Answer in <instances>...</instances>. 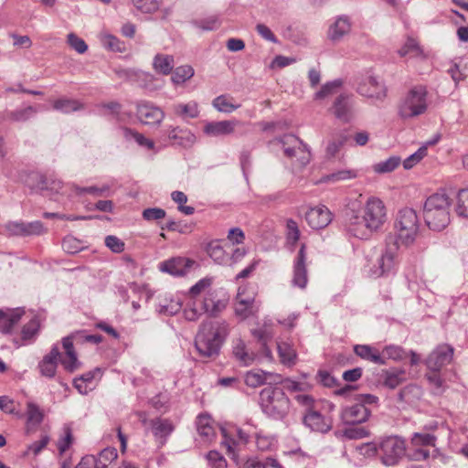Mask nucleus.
Masks as SVG:
<instances>
[{
	"label": "nucleus",
	"instance_id": "50",
	"mask_svg": "<svg viewBox=\"0 0 468 468\" xmlns=\"http://www.w3.org/2000/svg\"><path fill=\"white\" fill-rule=\"evenodd\" d=\"M131 2L142 13L153 14L159 9L162 0H131Z\"/></svg>",
	"mask_w": 468,
	"mask_h": 468
},
{
	"label": "nucleus",
	"instance_id": "57",
	"mask_svg": "<svg viewBox=\"0 0 468 468\" xmlns=\"http://www.w3.org/2000/svg\"><path fill=\"white\" fill-rule=\"evenodd\" d=\"M255 292L250 288L249 286H241L239 288L236 301L238 302H245L244 304H249L252 306H258L255 303Z\"/></svg>",
	"mask_w": 468,
	"mask_h": 468
},
{
	"label": "nucleus",
	"instance_id": "31",
	"mask_svg": "<svg viewBox=\"0 0 468 468\" xmlns=\"http://www.w3.org/2000/svg\"><path fill=\"white\" fill-rule=\"evenodd\" d=\"M351 29V24L346 16H340L330 27L328 31L329 38L333 41L340 40L345 35L348 34Z\"/></svg>",
	"mask_w": 468,
	"mask_h": 468
},
{
	"label": "nucleus",
	"instance_id": "55",
	"mask_svg": "<svg viewBox=\"0 0 468 468\" xmlns=\"http://www.w3.org/2000/svg\"><path fill=\"white\" fill-rule=\"evenodd\" d=\"M253 436L260 451H268L274 443V438L262 431H255Z\"/></svg>",
	"mask_w": 468,
	"mask_h": 468
},
{
	"label": "nucleus",
	"instance_id": "22",
	"mask_svg": "<svg viewBox=\"0 0 468 468\" xmlns=\"http://www.w3.org/2000/svg\"><path fill=\"white\" fill-rule=\"evenodd\" d=\"M24 313L20 308L0 309V332L5 335L12 334L14 326L20 321Z\"/></svg>",
	"mask_w": 468,
	"mask_h": 468
},
{
	"label": "nucleus",
	"instance_id": "35",
	"mask_svg": "<svg viewBox=\"0 0 468 468\" xmlns=\"http://www.w3.org/2000/svg\"><path fill=\"white\" fill-rule=\"evenodd\" d=\"M198 434L206 440H211L215 435L212 420L208 415H199L196 421Z\"/></svg>",
	"mask_w": 468,
	"mask_h": 468
},
{
	"label": "nucleus",
	"instance_id": "26",
	"mask_svg": "<svg viewBox=\"0 0 468 468\" xmlns=\"http://www.w3.org/2000/svg\"><path fill=\"white\" fill-rule=\"evenodd\" d=\"M303 423L314 431L327 432L331 429V423L320 412L309 410L303 417Z\"/></svg>",
	"mask_w": 468,
	"mask_h": 468
},
{
	"label": "nucleus",
	"instance_id": "2",
	"mask_svg": "<svg viewBox=\"0 0 468 468\" xmlns=\"http://www.w3.org/2000/svg\"><path fill=\"white\" fill-rule=\"evenodd\" d=\"M228 334L229 324L226 321L204 322L196 336L195 346L203 357L217 356Z\"/></svg>",
	"mask_w": 468,
	"mask_h": 468
},
{
	"label": "nucleus",
	"instance_id": "48",
	"mask_svg": "<svg viewBox=\"0 0 468 468\" xmlns=\"http://www.w3.org/2000/svg\"><path fill=\"white\" fill-rule=\"evenodd\" d=\"M381 356L386 359H392L396 361H401L408 356L407 352L399 346H387L381 354Z\"/></svg>",
	"mask_w": 468,
	"mask_h": 468
},
{
	"label": "nucleus",
	"instance_id": "29",
	"mask_svg": "<svg viewBox=\"0 0 468 468\" xmlns=\"http://www.w3.org/2000/svg\"><path fill=\"white\" fill-rule=\"evenodd\" d=\"M233 355L243 366L251 365L257 355L247 348L246 344L241 339H238L233 346Z\"/></svg>",
	"mask_w": 468,
	"mask_h": 468
},
{
	"label": "nucleus",
	"instance_id": "52",
	"mask_svg": "<svg viewBox=\"0 0 468 468\" xmlns=\"http://www.w3.org/2000/svg\"><path fill=\"white\" fill-rule=\"evenodd\" d=\"M400 164V158L391 156L387 160L381 161L374 165V171L379 174L389 173L395 170Z\"/></svg>",
	"mask_w": 468,
	"mask_h": 468
},
{
	"label": "nucleus",
	"instance_id": "59",
	"mask_svg": "<svg viewBox=\"0 0 468 468\" xmlns=\"http://www.w3.org/2000/svg\"><path fill=\"white\" fill-rule=\"evenodd\" d=\"M27 429H29L31 425L32 426L38 425L41 422L42 418H43L42 413L39 410L38 407L32 402H29L27 404Z\"/></svg>",
	"mask_w": 468,
	"mask_h": 468
},
{
	"label": "nucleus",
	"instance_id": "5",
	"mask_svg": "<svg viewBox=\"0 0 468 468\" xmlns=\"http://www.w3.org/2000/svg\"><path fill=\"white\" fill-rule=\"evenodd\" d=\"M260 404L265 414L281 420L290 409V401L283 390L277 387H266L260 393Z\"/></svg>",
	"mask_w": 468,
	"mask_h": 468
},
{
	"label": "nucleus",
	"instance_id": "62",
	"mask_svg": "<svg viewBox=\"0 0 468 468\" xmlns=\"http://www.w3.org/2000/svg\"><path fill=\"white\" fill-rule=\"evenodd\" d=\"M5 229L9 236L26 237L25 222L9 221L5 225Z\"/></svg>",
	"mask_w": 468,
	"mask_h": 468
},
{
	"label": "nucleus",
	"instance_id": "49",
	"mask_svg": "<svg viewBox=\"0 0 468 468\" xmlns=\"http://www.w3.org/2000/svg\"><path fill=\"white\" fill-rule=\"evenodd\" d=\"M101 42L105 48L111 51L122 52L125 49L123 42H122L119 38L111 34L101 35Z\"/></svg>",
	"mask_w": 468,
	"mask_h": 468
},
{
	"label": "nucleus",
	"instance_id": "23",
	"mask_svg": "<svg viewBox=\"0 0 468 468\" xmlns=\"http://www.w3.org/2000/svg\"><path fill=\"white\" fill-rule=\"evenodd\" d=\"M101 376L102 371L101 367H95L94 369L88 371L78 378H75L73 380L74 388L80 394H88V392L93 389L94 381L96 379H100Z\"/></svg>",
	"mask_w": 468,
	"mask_h": 468
},
{
	"label": "nucleus",
	"instance_id": "15",
	"mask_svg": "<svg viewBox=\"0 0 468 468\" xmlns=\"http://www.w3.org/2000/svg\"><path fill=\"white\" fill-rule=\"evenodd\" d=\"M452 356L453 348L451 346H439L430 354L426 360V365L432 371H440L442 367L452 361Z\"/></svg>",
	"mask_w": 468,
	"mask_h": 468
},
{
	"label": "nucleus",
	"instance_id": "34",
	"mask_svg": "<svg viewBox=\"0 0 468 468\" xmlns=\"http://www.w3.org/2000/svg\"><path fill=\"white\" fill-rule=\"evenodd\" d=\"M175 66L174 58L170 55L157 54L154 58L153 67L154 70L163 75H168L172 72Z\"/></svg>",
	"mask_w": 468,
	"mask_h": 468
},
{
	"label": "nucleus",
	"instance_id": "40",
	"mask_svg": "<svg viewBox=\"0 0 468 468\" xmlns=\"http://www.w3.org/2000/svg\"><path fill=\"white\" fill-rule=\"evenodd\" d=\"M213 282V279L210 277H206L201 280H199L196 284H194L189 289V295L192 298V300L198 299L202 294L203 296L207 294V292L211 289V285Z\"/></svg>",
	"mask_w": 468,
	"mask_h": 468
},
{
	"label": "nucleus",
	"instance_id": "41",
	"mask_svg": "<svg viewBox=\"0 0 468 468\" xmlns=\"http://www.w3.org/2000/svg\"><path fill=\"white\" fill-rule=\"evenodd\" d=\"M195 70L189 65H184L176 68L172 75V82L175 85H180L190 80L194 76Z\"/></svg>",
	"mask_w": 468,
	"mask_h": 468
},
{
	"label": "nucleus",
	"instance_id": "28",
	"mask_svg": "<svg viewBox=\"0 0 468 468\" xmlns=\"http://www.w3.org/2000/svg\"><path fill=\"white\" fill-rule=\"evenodd\" d=\"M168 138L174 144L183 147H190L196 142V136L188 130L179 127L172 128L168 133Z\"/></svg>",
	"mask_w": 468,
	"mask_h": 468
},
{
	"label": "nucleus",
	"instance_id": "27",
	"mask_svg": "<svg viewBox=\"0 0 468 468\" xmlns=\"http://www.w3.org/2000/svg\"><path fill=\"white\" fill-rule=\"evenodd\" d=\"M151 429L156 440L164 445L166 438L173 432L174 426L169 420L156 418L151 420Z\"/></svg>",
	"mask_w": 468,
	"mask_h": 468
},
{
	"label": "nucleus",
	"instance_id": "25",
	"mask_svg": "<svg viewBox=\"0 0 468 468\" xmlns=\"http://www.w3.org/2000/svg\"><path fill=\"white\" fill-rule=\"evenodd\" d=\"M39 327V319L35 315L26 324H24L21 330V337L19 339H14V343L17 346L33 343L37 338Z\"/></svg>",
	"mask_w": 468,
	"mask_h": 468
},
{
	"label": "nucleus",
	"instance_id": "53",
	"mask_svg": "<svg viewBox=\"0 0 468 468\" xmlns=\"http://www.w3.org/2000/svg\"><path fill=\"white\" fill-rule=\"evenodd\" d=\"M268 375L264 371H250L245 375V383L252 388L261 386L266 382Z\"/></svg>",
	"mask_w": 468,
	"mask_h": 468
},
{
	"label": "nucleus",
	"instance_id": "6",
	"mask_svg": "<svg viewBox=\"0 0 468 468\" xmlns=\"http://www.w3.org/2000/svg\"><path fill=\"white\" fill-rule=\"evenodd\" d=\"M367 446L372 448L373 453H377L386 466L396 465L406 452L405 441L399 436H388L380 439L378 443L370 442Z\"/></svg>",
	"mask_w": 468,
	"mask_h": 468
},
{
	"label": "nucleus",
	"instance_id": "43",
	"mask_svg": "<svg viewBox=\"0 0 468 468\" xmlns=\"http://www.w3.org/2000/svg\"><path fill=\"white\" fill-rule=\"evenodd\" d=\"M356 171L352 169H343L323 177V182L325 183H338L342 181L350 180L356 177Z\"/></svg>",
	"mask_w": 468,
	"mask_h": 468
},
{
	"label": "nucleus",
	"instance_id": "37",
	"mask_svg": "<svg viewBox=\"0 0 468 468\" xmlns=\"http://www.w3.org/2000/svg\"><path fill=\"white\" fill-rule=\"evenodd\" d=\"M348 140V135L346 132H340L335 136H334L327 144L325 153L326 156L329 158L335 157L340 149L345 145V144Z\"/></svg>",
	"mask_w": 468,
	"mask_h": 468
},
{
	"label": "nucleus",
	"instance_id": "9",
	"mask_svg": "<svg viewBox=\"0 0 468 468\" xmlns=\"http://www.w3.org/2000/svg\"><path fill=\"white\" fill-rule=\"evenodd\" d=\"M427 90L422 85L413 87L401 101L399 115L402 119H410L423 114L428 108Z\"/></svg>",
	"mask_w": 468,
	"mask_h": 468
},
{
	"label": "nucleus",
	"instance_id": "47",
	"mask_svg": "<svg viewBox=\"0 0 468 468\" xmlns=\"http://www.w3.org/2000/svg\"><path fill=\"white\" fill-rule=\"evenodd\" d=\"M60 468H99V465L96 463L95 455H86L77 465H74L70 459H64Z\"/></svg>",
	"mask_w": 468,
	"mask_h": 468
},
{
	"label": "nucleus",
	"instance_id": "44",
	"mask_svg": "<svg viewBox=\"0 0 468 468\" xmlns=\"http://www.w3.org/2000/svg\"><path fill=\"white\" fill-rule=\"evenodd\" d=\"M40 109H42L40 105L17 109L10 113V119L16 122H26L34 117Z\"/></svg>",
	"mask_w": 468,
	"mask_h": 468
},
{
	"label": "nucleus",
	"instance_id": "51",
	"mask_svg": "<svg viewBox=\"0 0 468 468\" xmlns=\"http://www.w3.org/2000/svg\"><path fill=\"white\" fill-rule=\"evenodd\" d=\"M209 257L218 264H227L229 257L221 246L217 243H210L207 247Z\"/></svg>",
	"mask_w": 468,
	"mask_h": 468
},
{
	"label": "nucleus",
	"instance_id": "14",
	"mask_svg": "<svg viewBox=\"0 0 468 468\" xmlns=\"http://www.w3.org/2000/svg\"><path fill=\"white\" fill-rule=\"evenodd\" d=\"M436 437L430 433L415 432L410 440L413 452L410 454L412 460L423 461L429 458L430 451L425 449L428 446H435Z\"/></svg>",
	"mask_w": 468,
	"mask_h": 468
},
{
	"label": "nucleus",
	"instance_id": "54",
	"mask_svg": "<svg viewBox=\"0 0 468 468\" xmlns=\"http://www.w3.org/2000/svg\"><path fill=\"white\" fill-rule=\"evenodd\" d=\"M283 388L290 392L299 394L308 392L312 388V385L306 381H294L287 378L283 381Z\"/></svg>",
	"mask_w": 468,
	"mask_h": 468
},
{
	"label": "nucleus",
	"instance_id": "18",
	"mask_svg": "<svg viewBox=\"0 0 468 468\" xmlns=\"http://www.w3.org/2000/svg\"><path fill=\"white\" fill-rule=\"evenodd\" d=\"M307 282L308 276L306 269L305 245L303 244L293 263V275L292 283L293 286L303 289L306 287Z\"/></svg>",
	"mask_w": 468,
	"mask_h": 468
},
{
	"label": "nucleus",
	"instance_id": "24",
	"mask_svg": "<svg viewBox=\"0 0 468 468\" xmlns=\"http://www.w3.org/2000/svg\"><path fill=\"white\" fill-rule=\"evenodd\" d=\"M58 363V346L57 344L53 345L50 352L44 356L42 360L38 363V369L41 376L48 378L55 377Z\"/></svg>",
	"mask_w": 468,
	"mask_h": 468
},
{
	"label": "nucleus",
	"instance_id": "63",
	"mask_svg": "<svg viewBox=\"0 0 468 468\" xmlns=\"http://www.w3.org/2000/svg\"><path fill=\"white\" fill-rule=\"evenodd\" d=\"M427 154V146L423 145L419 148L417 152L410 154L408 158H406L403 162V166L405 169L412 168L416 164H418L425 155Z\"/></svg>",
	"mask_w": 468,
	"mask_h": 468
},
{
	"label": "nucleus",
	"instance_id": "1",
	"mask_svg": "<svg viewBox=\"0 0 468 468\" xmlns=\"http://www.w3.org/2000/svg\"><path fill=\"white\" fill-rule=\"evenodd\" d=\"M387 220V208L381 199L370 197L361 210L350 208L346 214L347 233L360 239H369L382 229Z\"/></svg>",
	"mask_w": 468,
	"mask_h": 468
},
{
	"label": "nucleus",
	"instance_id": "21",
	"mask_svg": "<svg viewBox=\"0 0 468 468\" xmlns=\"http://www.w3.org/2000/svg\"><path fill=\"white\" fill-rule=\"evenodd\" d=\"M136 114L139 120L146 124L160 123L165 118V112L159 107L148 102L139 103Z\"/></svg>",
	"mask_w": 468,
	"mask_h": 468
},
{
	"label": "nucleus",
	"instance_id": "17",
	"mask_svg": "<svg viewBox=\"0 0 468 468\" xmlns=\"http://www.w3.org/2000/svg\"><path fill=\"white\" fill-rule=\"evenodd\" d=\"M195 264L196 261L191 259L176 257L161 262L159 269L161 271L167 272L175 276H182L186 274Z\"/></svg>",
	"mask_w": 468,
	"mask_h": 468
},
{
	"label": "nucleus",
	"instance_id": "7",
	"mask_svg": "<svg viewBox=\"0 0 468 468\" xmlns=\"http://www.w3.org/2000/svg\"><path fill=\"white\" fill-rule=\"evenodd\" d=\"M101 341L102 336L100 335H87L85 331H77L72 333L70 335L62 339L65 356L63 358L60 357V364L70 373L80 369L82 364L78 359L77 354L74 350V343L80 344L83 342H90L93 344H99Z\"/></svg>",
	"mask_w": 468,
	"mask_h": 468
},
{
	"label": "nucleus",
	"instance_id": "30",
	"mask_svg": "<svg viewBox=\"0 0 468 468\" xmlns=\"http://www.w3.org/2000/svg\"><path fill=\"white\" fill-rule=\"evenodd\" d=\"M354 352L362 359L370 361L378 365H385L386 362L381 356V354L374 347L367 345H356L354 347Z\"/></svg>",
	"mask_w": 468,
	"mask_h": 468
},
{
	"label": "nucleus",
	"instance_id": "20",
	"mask_svg": "<svg viewBox=\"0 0 468 468\" xmlns=\"http://www.w3.org/2000/svg\"><path fill=\"white\" fill-rule=\"evenodd\" d=\"M238 123L233 120L208 122L205 124L203 132L210 137H224L232 134Z\"/></svg>",
	"mask_w": 468,
	"mask_h": 468
},
{
	"label": "nucleus",
	"instance_id": "58",
	"mask_svg": "<svg viewBox=\"0 0 468 468\" xmlns=\"http://www.w3.org/2000/svg\"><path fill=\"white\" fill-rule=\"evenodd\" d=\"M61 246H62V249L67 253H69V254L77 253L80 250H81L84 247L82 242L80 239H78L72 236L65 237L62 240Z\"/></svg>",
	"mask_w": 468,
	"mask_h": 468
},
{
	"label": "nucleus",
	"instance_id": "33",
	"mask_svg": "<svg viewBox=\"0 0 468 468\" xmlns=\"http://www.w3.org/2000/svg\"><path fill=\"white\" fill-rule=\"evenodd\" d=\"M398 248L394 246V248L388 247L386 249L385 252L382 254L381 258L378 261V265L380 269V275L387 274L390 272L395 265H396V250Z\"/></svg>",
	"mask_w": 468,
	"mask_h": 468
},
{
	"label": "nucleus",
	"instance_id": "45",
	"mask_svg": "<svg viewBox=\"0 0 468 468\" xmlns=\"http://www.w3.org/2000/svg\"><path fill=\"white\" fill-rule=\"evenodd\" d=\"M118 453L115 448H105L97 456L96 463L99 468H109V465L117 459Z\"/></svg>",
	"mask_w": 468,
	"mask_h": 468
},
{
	"label": "nucleus",
	"instance_id": "3",
	"mask_svg": "<svg viewBox=\"0 0 468 468\" xmlns=\"http://www.w3.org/2000/svg\"><path fill=\"white\" fill-rule=\"evenodd\" d=\"M451 204V199L445 193H436L426 199L423 218L430 229L441 231L449 225Z\"/></svg>",
	"mask_w": 468,
	"mask_h": 468
},
{
	"label": "nucleus",
	"instance_id": "56",
	"mask_svg": "<svg viewBox=\"0 0 468 468\" xmlns=\"http://www.w3.org/2000/svg\"><path fill=\"white\" fill-rule=\"evenodd\" d=\"M370 435V431L365 427H356L351 425V427L346 428L343 431V436L348 440H359L367 438Z\"/></svg>",
	"mask_w": 468,
	"mask_h": 468
},
{
	"label": "nucleus",
	"instance_id": "11",
	"mask_svg": "<svg viewBox=\"0 0 468 468\" xmlns=\"http://www.w3.org/2000/svg\"><path fill=\"white\" fill-rule=\"evenodd\" d=\"M25 185L31 190L46 197L54 198L57 193H53L57 185L55 178L48 176L37 171H32L26 175L24 178Z\"/></svg>",
	"mask_w": 468,
	"mask_h": 468
},
{
	"label": "nucleus",
	"instance_id": "32",
	"mask_svg": "<svg viewBox=\"0 0 468 468\" xmlns=\"http://www.w3.org/2000/svg\"><path fill=\"white\" fill-rule=\"evenodd\" d=\"M172 110L176 116L185 120L197 118L199 114L198 104L195 101L174 104Z\"/></svg>",
	"mask_w": 468,
	"mask_h": 468
},
{
	"label": "nucleus",
	"instance_id": "38",
	"mask_svg": "<svg viewBox=\"0 0 468 468\" xmlns=\"http://www.w3.org/2000/svg\"><path fill=\"white\" fill-rule=\"evenodd\" d=\"M406 380L405 370L391 369L384 372V385L394 389Z\"/></svg>",
	"mask_w": 468,
	"mask_h": 468
},
{
	"label": "nucleus",
	"instance_id": "42",
	"mask_svg": "<svg viewBox=\"0 0 468 468\" xmlns=\"http://www.w3.org/2000/svg\"><path fill=\"white\" fill-rule=\"evenodd\" d=\"M343 81L341 80H335L324 83L321 89L315 92V100H324L329 96L334 95L341 88Z\"/></svg>",
	"mask_w": 468,
	"mask_h": 468
},
{
	"label": "nucleus",
	"instance_id": "16",
	"mask_svg": "<svg viewBox=\"0 0 468 468\" xmlns=\"http://www.w3.org/2000/svg\"><path fill=\"white\" fill-rule=\"evenodd\" d=\"M371 414V410L362 403L355 404L343 409L342 420L348 425H356L366 422Z\"/></svg>",
	"mask_w": 468,
	"mask_h": 468
},
{
	"label": "nucleus",
	"instance_id": "13",
	"mask_svg": "<svg viewBox=\"0 0 468 468\" xmlns=\"http://www.w3.org/2000/svg\"><path fill=\"white\" fill-rule=\"evenodd\" d=\"M357 92L365 97L383 101L387 96V89L382 81L375 76H367L359 83Z\"/></svg>",
	"mask_w": 468,
	"mask_h": 468
},
{
	"label": "nucleus",
	"instance_id": "61",
	"mask_svg": "<svg viewBox=\"0 0 468 468\" xmlns=\"http://www.w3.org/2000/svg\"><path fill=\"white\" fill-rule=\"evenodd\" d=\"M67 42L69 46L79 54H83L88 49V45L85 43V41L74 33L68 35Z\"/></svg>",
	"mask_w": 468,
	"mask_h": 468
},
{
	"label": "nucleus",
	"instance_id": "39",
	"mask_svg": "<svg viewBox=\"0 0 468 468\" xmlns=\"http://www.w3.org/2000/svg\"><path fill=\"white\" fill-rule=\"evenodd\" d=\"M213 106L221 112L230 113L240 107L239 104L233 103V98L228 95H219L214 99Z\"/></svg>",
	"mask_w": 468,
	"mask_h": 468
},
{
	"label": "nucleus",
	"instance_id": "19",
	"mask_svg": "<svg viewBox=\"0 0 468 468\" xmlns=\"http://www.w3.org/2000/svg\"><path fill=\"white\" fill-rule=\"evenodd\" d=\"M308 225L314 229L325 228L332 220V214L325 206L311 207L305 213Z\"/></svg>",
	"mask_w": 468,
	"mask_h": 468
},
{
	"label": "nucleus",
	"instance_id": "10",
	"mask_svg": "<svg viewBox=\"0 0 468 468\" xmlns=\"http://www.w3.org/2000/svg\"><path fill=\"white\" fill-rule=\"evenodd\" d=\"M274 143L283 151L284 155L288 158L297 157L300 166H304L309 163L310 152L298 137L292 134H286L276 139Z\"/></svg>",
	"mask_w": 468,
	"mask_h": 468
},
{
	"label": "nucleus",
	"instance_id": "12",
	"mask_svg": "<svg viewBox=\"0 0 468 468\" xmlns=\"http://www.w3.org/2000/svg\"><path fill=\"white\" fill-rule=\"evenodd\" d=\"M330 111L341 122L348 123L352 122L356 116V102L353 96L346 93L338 95Z\"/></svg>",
	"mask_w": 468,
	"mask_h": 468
},
{
	"label": "nucleus",
	"instance_id": "46",
	"mask_svg": "<svg viewBox=\"0 0 468 468\" xmlns=\"http://www.w3.org/2000/svg\"><path fill=\"white\" fill-rule=\"evenodd\" d=\"M455 211L459 217L468 218V188L461 189L458 192Z\"/></svg>",
	"mask_w": 468,
	"mask_h": 468
},
{
	"label": "nucleus",
	"instance_id": "60",
	"mask_svg": "<svg viewBox=\"0 0 468 468\" xmlns=\"http://www.w3.org/2000/svg\"><path fill=\"white\" fill-rule=\"evenodd\" d=\"M245 302H238L235 303V314L241 319H246L250 315H253L259 310V306H252L249 304H244Z\"/></svg>",
	"mask_w": 468,
	"mask_h": 468
},
{
	"label": "nucleus",
	"instance_id": "36",
	"mask_svg": "<svg viewBox=\"0 0 468 468\" xmlns=\"http://www.w3.org/2000/svg\"><path fill=\"white\" fill-rule=\"evenodd\" d=\"M279 356L284 365L292 366L296 361V351L292 346L287 342H280L277 344Z\"/></svg>",
	"mask_w": 468,
	"mask_h": 468
},
{
	"label": "nucleus",
	"instance_id": "64",
	"mask_svg": "<svg viewBox=\"0 0 468 468\" xmlns=\"http://www.w3.org/2000/svg\"><path fill=\"white\" fill-rule=\"evenodd\" d=\"M207 459L209 462L211 468H228L226 459L217 451H210L207 454Z\"/></svg>",
	"mask_w": 468,
	"mask_h": 468
},
{
	"label": "nucleus",
	"instance_id": "4",
	"mask_svg": "<svg viewBox=\"0 0 468 468\" xmlns=\"http://www.w3.org/2000/svg\"><path fill=\"white\" fill-rule=\"evenodd\" d=\"M394 231L396 238L394 246L408 248L413 245L420 233L417 212L410 207L399 210L394 222Z\"/></svg>",
	"mask_w": 468,
	"mask_h": 468
},
{
	"label": "nucleus",
	"instance_id": "8",
	"mask_svg": "<svg viewBox=\"0 0 468 468\" xmlns=\"http://www.w3.org/2000/svg\"><path fill=\"white\" fill-rule=\"evenodd\" d=\"M226 307V302L218 297L215 290H209L202 298L192 301L184 310L185 318L188 321L197 320L202 314L217 315Z\"/></svg>",
	"mask_w": 468,
	"mask_h": 468
}]
</instances>
